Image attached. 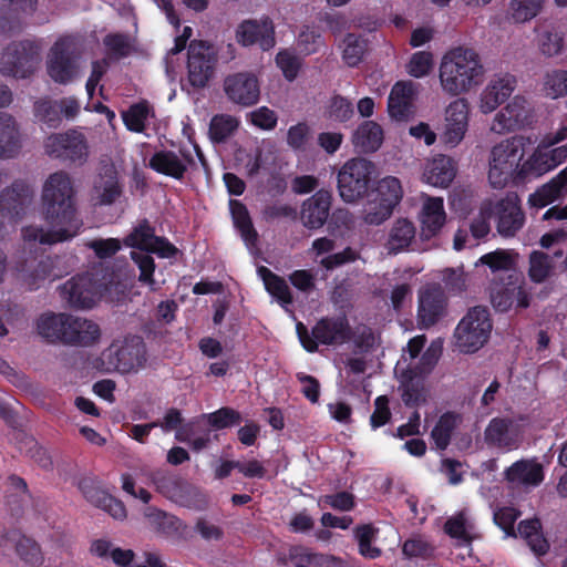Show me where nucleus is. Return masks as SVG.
<instances>
[{"mask_svg": "<svg viewBox=\"0 0 567 567\" xmlns=\"http://www.w3.org/2000/svg\"><path fill=\"white\" fill-rule=\"evenodd\" d=\"M249 120L255 126L270 131L276 127L278 117L275 111L267 106H260L249 113Z\"/></svg>", "mask_w": 567, "mask_h": 567, "instance_id": "63", "label": "nucleus"}, {"mask_svg": "<svg viewBox=\"0 0 567 567\" xmlns=\"http://www.w3.org/2000/svg\"><path fill=\"white\" fill-rule=\"evenodd\" d=\"M378 529L368 524L359 526L354 529V537L358 542L359 553L369 559H374L381 555V550L373 546V542L377 539Z\"/></svg>", "mask_w": 567, "mask_h": 567, "instance_id": "49", "label": "nucleus"}, {"mask_svg": "<svg viewBox=\"0 0 567 567\" xmlns=\"http://www.w3.org/2000/svg\"><path fill=\"white\" fill-rule=\"evenodd\" d=\"M416 85L411 81L396 82L388 99V113L395 121H404L412 114Z\"/></svg>", "mask_w": 567, "mask_h": 567, "instance_id": "26", "label": "nucleus"}, {"mask_svg": "<svg viewBox=\"0 0 567 567\" xmlns=\"http://www.w3.org/2000/svg\"><path fill=\"white\" fill-rule=\"evenodd\" d=\"M365 52V42L360 38L349 34L343 40L342 59L349 66H355L360 63Z\"/></svg>", "mask_w": 567, "mask_h": 567, "instance_id": "54", "label": "nucleus"}, {"mask_svg": "<svg viewBox=\"0 0 567 567\" xmlns=\"http://www.w3.org/2000/svg\"><path fill=\"white\" fill-rule=\"evenodd\" d=\"M545 0H512L507 9V19L516 24L526 23L543 10Z\"/></svg>", "mask_w": 567, "mask_h": 567, "instance_id": "41", "label": "nucleus"}, {"mask_svg": "<svg viewBox=\"0 0 567 567\" xmlns=\"http://www.w3.org/2000/svg\"><path fill=\"white\" fill-rule=\"evenodd\" d=\"M433 68V55L427 51L415 52L406 64V72L416 79L430 73Z\"/></svg>", "mask_w": 567, "mask_h": 567, "instance_id": "56", "label": "nucleus"}, {"mask_svg": "<svg viewBox=\"0 0 567 567\" xmlns=\"http://www.w3.org/2000/svg\"><path fill=\"white\" fill-rule=\"evenodd\" d=\"M516 78L509 73L495 74L489 79L478 97V110L482 114H491L503 104L516 89Z\"/></svg>", "mask_w": 567, "mask_h": 567, "instance_id": "22", "label": "nucleus"}, {"mask_svg": "<svg viewBox=\"0 0 567 567\" xmlns=\"http://www.w3.org/2000/svg\"><path fill=\"white\" fill-rule=\"evenodd\" d=\"M421 208L417 215L420 237L430 240L436 237L446 223V212L442 197L422 195Z\"/></svg>", "mask_w": 567, "mask_h": 567, "instance_id": "23", "label": "nucleus"}, {"mask_svg": "<svg viewBox=\"0 0 567 567\" xmlns=\"http://www.w3.org/2000/svg\"><path fill=\"white\" fill-rule=\"evenodd\" d=\"M522 436V424L507 417L492 419L484 431V441L487 445L507 452L519 446Z\"/></svg>", "mask_w": 567, "mask_h": 567, "instance_id": "19", "label": "nucleus"}, {"mask_svg": "<svg viewBox=\"0 0 567 567\" xmlns=\"http://www.w3.org/2000/svg\"><path fill=\"white\" fill-rule=\"evenodd\" d=\"M493 216H495L497 231L504 237L514 236L525 221L518 196L514 193L501 199H493Z\"/></svg>", "mask_w": 567, "mask_h": 567, "instance_id": "21", "label": "nucleus"}, {"mask_svg": "<svg viewBox=\"0 0 567 567\" xmlns=\"http://www.w3.org/2000/svg\"><path fill=\"white\" fill-rule=\"evenodd\" d=\"M374 172L372 162L364 158H351L338 173V190L347 203H354L368 190L370 177Z\"/></svg>", "mask_w": 567, "mask_h": 567, "instance_id": "10", "label": "nucleus"}, {"mask_svg": "<svg viewBox=\"0 0 567 567\" xmlns=\"http://www.w3.org/2000/svg\"><path fill=\"white\" fill-rule=\"evenodd\" d=\"M507 480L515 486H537L544 480L539 463L523 460L514 463L506 472Z\"/></svg>", "mask_w": 567, "mask_h": 567, "instance_id": "33", "label": "nucleus"}, {"mask_svg": "<svg viewBox=\"0 0 567 567\" xmlns=\"http://www.w3.org/2000/svg\"><path fill=\"white\" fill-rule=\"evenodd\" d=\"M471 109L465 97L451 101L444 110L441 140L446 147L458 146L470 127Z\"/></svg>", "mask_w": 567, "mask_h": 567, "instance_id": "14", "label": "nucleus"}, {"mask_svg": "<svg viewBox=\"0 0 567 567\" xmlns=\"http://www.w3.org/2000/svg\"><path fill=\"white\" fill-rule=\"evenodd\" d=\"M456 423L457 416L452 413H446L440 417L431 434L437 449H446Z\"/></svg>", "mask_w": 567, "mask_h": 567, "instance_id": "53", "label": "nucleus"}, {"mask_svg": "<svg viewBox=\"0 0 567 567\" xmlns=\"http://www.w3.org/2000/svg\"><path fill=\"white\" fill-rule=\"evenodd\" d=\"M309 138L310 128L306 123L292 125L287 132V143L296 151L305 150Z\"/></svg>", "mask_w": 567, "mask_h": 567, "instance_id": "64", "label": "nucleus"}, {"mask_svg": "<svg viewBox=\"0 0 567 567\" xmlns=\"http://www.w3.org/2000/svg\"><path fill=\"white\" fill-rule=\"evenodd\" d=\"M518 535L524 538L536 555H544L548 549V543L540 533L538 519H526L518 525Z\"/></svg>", "mask_w": 567, "mask_h": 567, "instance_id": "43", "label": "nucleus"}, {"mask_svg": "<svg viewBox=\"0 0 567 567\" xmlns=\"http://www.w3.org/2000/svg\"><path fill=\"white\" fill-rule=\"evenodd\" d=\"M456 175L453 159L446 155L427 158L422 171V182L433 187H447Z\"/></svg>", "mask_w": 567, "mask_h": 567, "instance_id": "25", "label": "nucleus"}, {"mask_svg": "<svg viewBox=\"0 0 567 567\" xmlns=\"http://www.w3.org/2000/svg\"><path fill=\"white\" fill-rule=\"evenodd\" d=\"M392 210L378 199H372L365 205L363 219L369 225H380L390 217Z\"/></svg>", "mask_w": 567, "mask_h": 567, "instance_id": "61", "label": "nucleus"}, {"mask_svg": "<svg viewBox=\"0 0 567 567\" xmlns=\"http://www.w3.org/2000/svg\"><path fill=\"white\" fill-rule=\"evenodd\" d=\"M492 329L487 308L480 306L471 308L455 328L456 349L462 353H475L488 341Z\"/></svg>", "mask_w": 567, "mask_h": 567, "instance_id": "7", "label": "nucleus"}, {"mask_svg": "<svg viewBox=\"0 0 567 567\" xmlns=\"http://www.w3.org/2000/svg\"><path fill=\"white\" fill-rule=\"evenodd\" d=\"M567 159V146H551L542 140L533 153L522 162L519 177H539L563 164Z\"/></svg>", "mask_w": 567, "mask_h": 567, "instance_id": "15", "label": "nucleus"}, {"mask_svg": "<svg viewBox=\"0 0 567 567\" xmlns=\"http://www.w3.org/2000/svg\"><path fill=\"white\" fill-rule=\"evenodd\" d=\"M415 235L416 229L411 220L406 218L398 219L389 233V239L386 243L388 249L391 252L402 251L411 245Z\"/></svg>", "mask_w": 567, "mask_h": 567, "instance_id": "39", "label": "nucleus"}, {"mask_svg": "<svg viewBox=\"0 0 567 567\" xmlns=\"http://www.w3.org/2000/svg\"><path fill=\"white\" fill-rule=\"evenodd\" d=\"M125 244L141 250L132 252V258L137 264L141 271L140 281L155 289V281L153 279L155 265L153 258L147 252H154L159 257L168 258L176 252V248L166 239L156 237L153 229L145 223L137 226L127 236Z\"/></svg>", "mask_w": 567, "mask_h": 567, "instance_id": "5", "label": "nucleus"}, {"mask_svg": "<svg viewBox=\"0 0 567 567\" xmlns=\"http://www.w3.org/2000/svg\"><path fill=\"white\" fill-rule=\"evenodd\" d=\"M536 43L542 54L548 58L557 56L565 50V33L554 23H538L535 28Z\"/></svg>", "mask_w": 567, "mask_h": 567, "instance_id": "30", "label": "nucleus"}, {"mask_svg": "<svg viewBox=\"0 0 567 567\" xmlns=\"http://www.w3.org/2000/svg\"><path fill=\"white\" fill-rule=\"evenodd\" d=\"M315 553L305 547H291L287 554H280L279 561L282 564H291L293 567H313L316 563Z\"/></svg>", "mask_w": 567, "mask_h": 567, "instance_id": "57", "label": "nucleus"}, {"mask_svg": "<svg viewBox=\"0 0 567 567\" xmlns=\"http://www.w3.org/2000/svg\"><path fill=\"white\" fill-rule=\"evenodd\" d=\"M236 41L243 47L256 45L269 51L276 45L275 24L268 17L247 19L236 28Z\"/></svg>", "mask_w": 567, "mask_h": 567, "instance_id": "17", "label": "nucleus"}, {"mask_svg": "<svg viewBox=\"0 0 567 567\" xmlns=\"http://www.w3.org/2000/svg\"><path fill=\"white\" fill-rule=\"evenodd\" d=\"M42 45L35 40H24L8 45L0 58V72L16 79L31 76L40 65Z\"/></svg>", "mask_w": 567, "mask_h": 567, "instance_id": "8", "label": "nucleus"}, {"mask_svg": "<svg viewBox=\"0 0 567 567\" xmlns=\"http://www.w3.org/2000/svg\"><path fill=\"white\" fill-rule=\"evenodd\" d=\"M192 162L190 154L184 151L179 154L173 151H159L151 157L148 165L159 174L179 179Z\"/></svg>", "mask_w": 567, "mask_h": 567, "instance_id": "28", "label": "nucleus"}, {"mask_svg": "<svg viewBox=\"0 0 567 567\" xmlns=\"http://www.w3.org/2000/svg\"><path fill=\"white\" fill-rule=\"evenodd\" d=\"M75 192L70 176L58 172L43 184L40 214L48 229L27 226L22 229L25 243L52 245L75 237L83 223L75 207Z\"/></svg>", "mask_w": 567, "mask_h": 567, "instance_id": "1", "label": "nucleus"}, {"mask_svg": "<svg viewBox=\"0 0 567 567\" xmlns=\"http://www.w3.org/2000/svg\"><path fill=\"white\" fill-rule=\"evenodd\" d=\"M131 285V279L123 274H110L97 284L91 275L75 276L60 287L61 298L72 308L91 309L105 299L118 302Z\"/></svg>", "mask_w": 567, "mask_h": 567, "instance_id": "2", "label": "nucleus"}, {"mask_svg": "<svg viewBox=\"0 0 567 567\" xmlns=\"http://www.w3.org/2000/svg\"><path fill=\"white\" fill-rule=\"evenodd\" d=\"M543 92L550 99L567 95V71L553 70L547 72L543 80Z\"/></svg>", "mask_w": 567, "mask_h": 567, "instance_id": "51", "label": "nucleus"}, {"mask_svg": "<svg viewBox=\"0 0 567 567\" xmlns=\"http://www.w3.org/2000/svg\"><path fill=\"white\" fill-rule=\"evenodd\" d=\"M487 266L493 274L498 272H517L518 254L513 250L496 249L483 255L476 262L475 267Z\"/></svg>", "mask_w": 567, "mask_h": 567, "instance_id": "36", "label": "nucleus"}, {"mask_svg": "<svg viewBox=\"0 0 567 567\" xmlns=\"http://www.w3.org/2000/svg\"><path fill=\"white\" fill-rule=\"evenodd\" d=\"M520 513L513 506H503L494 512L495 524L504 530L506 536L516 537L517 534L514 528V523L519 517Z\"/></svg>", "mask_w": 567, "mask_h": 567, "instance_id": "58", "label": "nucleus"}, {"mask_svg": "<svg viewBox=\"0 0 567 567\" xmlns=\"http://www.w3.org/2000/svg\"><path fill=\"white\" fill-rule=\"evenodd\" d=\"M297 333L302 347L313 352L317 350V343L334 344L342 343L348 338V324L346 319H323L319 321L312 329V338L308 336L307 328L301 323H297Z\"/></svg>", "mask_w": 567, "mask_h": 567, "instance_id": "16", "label": "nucleus"}, {"mask_svg": "<svg viewBox=\"0 0 567 567\" xmlns=\"http://www.w3.org/2000/svg\"><path fill=\"white\" fill-rule=\"evenodd\" d=\"M16 551L20 559L31 567H40L44 563L41 547L31 538L21 537L17 542Z\"/></svg>", "mask_w": 567, "mask_h": 567, "instance_id": "50", "label": "nucleus"}, {"mask_svg": "<svg viewBox=\"0 0 567 567\" xmlns=\"http://www.w3.org/2000/svg\"><path fill=\"white\" fill-rule=\"evenodd\" d=\"M403 189L399 178L386 176L379 181L375 188V197L383 205L393 209L402 199Z\"/></svg>", "mask_w": 567, "mask_h": 567, "instance_id": "44", "label": "nucleus"}, {"mask_svg": "<svg viewBox=\"0 0 567 567\" xmlns=\"http://www.w3.org/2000/svg\"><path fill=\"white\" fill-rule=\"evenodd\" d=\"M331 205V193L320 189L308 198L301 209L302 224L311 229L320 228L327 220Z\"/></svg>", "mask_w": 567, "mask_h": 567, "instance_id": "29", "label": "nucleus"}, {"mask_svg": "<svg viewBox=\"0 0 567 567\" xmlns=\"http://www.w3.org/2000/svg\"><path fill=\"white\" fill-rule=\"evenodd\" d=\"M34 114L39 121L49 126H55L61 120L58 103L48 100H40L35 103Z\"/></svg>", "mask_w": 567, "mask_h": 567, "instance_id": "59", "label": "nucleus"}, {"mask_svg": "<svg viewBox=\"0 0 567 567\" xmlns=\"http://www.w3.org/2000/svg\"><path fill=\"white\" fill-rule=\"evenodd\" d=\"M444 295L440 287L427 286L420 291L417 321L421 328L433 326L443 313Z\"/></svg>", "mask_w": 567, "mask_h": 567, "instance_id": "24", "label": "nucleus"}, {"mask_svg": "<svg viewBox=\"0 0 567 567\" xmlns=\"http://www.w3.org/2000/svg\"><path fill=\"white\" fill-rule=\"evenodd\" d=\"M527 140L515 135L494 144L488 154V181L495 188L505 187L512 178L519 176Z\"/></svg>", "mask_w": 567, "mask_h": 567, "instance_id": "4", "label": "nucleus"}, {"mask_svg": "<svg viewBox=\"0 0 567 567\" xmlns=\"http://www.w3.org/2000/svg\"><path fill=\"white\" fill-rule=\"evenodd\" d=\"M229 206L234 224L239 229L244 241L248 247L254 246L257 239V233L252 227L246 207L238 200H230Z\"/></svg>", "mask_w": 567, "mask_h": 567, "instance_id": "45", "label": "nucleus"}, {"mask_svg": "<svg viewBox=\"0 0 567 567\" xmlns=\"http://www.w3.org/2000/svg\"><path fill=\"white\" fill-rule=\"evenodd\" d=\"M151 116H153V111L146 102L134 104L127 111L122 113V117L127 130L136 133L144 131Z\"/></svg>", "mask_w": 567, "mask_h": 567, "instance_id": "48", "label": "nucleus"}, {"mask_svg": "<svg viewBox=\"0 0 567 567\" xmlns=\"http://www.w3.org/2000/svg\"><path fill=\"white\" fill-rule=\"evenodd\" d=\"M236 161L244 167L248 175L258 173L261 165V151L259 147H254L249 151L239 150L236 155Z\"/></svg>", "mask_w": 567, "mask_h": 567, "instance_id": "62", "label": "nucleus"}, {"mask_svg": "<svg viewBox=\"0 0 567 567\" xmlns=\"http://www.w3.org/2000/svg\"><path fill=\"white\" fill-rule=\"evenodd\" d=\"M216 52L205 41H193L188 49V79L192 85L202 87L210 79Z\"/></svg>", "mask_w": 567, "mask_h": 567, "instance_id": "20", "label": "nucleus"}, {"mask_svg": "<svg viewBox=\"0 0 567 567\" xmlns=\"http://www.w3.org/2000/svg\"><path fill=\"white\" fill-rule=\"evenodd\" d=\"M144 344L137 337L114 341L101 355V368L106 371L127 373L142 367Z\"/></svg>", "mask_w": 567, "mask_h": 567, "instance_id": "9", "label": "nucleus"}, {"mask_svg": "<svg viewBox=\"0 0 567 567\" xmlns=\"http://www.w3.org/2000/svg\"><path fill=\"white\" fill-rule=\"evenodd\" d=\"M258 275L262 279L267 291L276 298L284 308H287L292 302L291 292L285 279L278 277L266 267H259Z\"/></svg>", "mask_w": 567, "mask_h": 567, "instance_id": "42", "label": "nucleus"}, {"mask_svg": "<svg viewBox=\"0 0 567 567\" xmlns=\"http://www.w3.org/2000/svg\"><path fill=\"white\" fill-rule=\"evenodd\" d=\"M100 337L99 326L87 319L73 317L68 328L66 343L90 344Z\"/></svg>", "mask_w": 567, "mask_h": 567, "instance_id": "37", "label": "nucleus"}, {"mask_svg": "<svg viewBox=\"0 0 567 567\" xmlns=\"http://www.w3.org/2000/svg\"><path fill=\"white\" fill-rule=\"evenodd\" d=\"M223 87L231 103L244 107L256 104L260 97L259 80L251 72L229 74L225 78Z\"/></svg>", "mask_w": 567, "mask_h": 567, "instance_id": "18", "label": "nucleus"}, {"mask_svg": "<svg viewBox=\"0 0 567 567\" xmlns=\"http://www.w3.org/2000/svg\"><path fill=\"white\" fill-rule=\"evenodd\" d=\"M484 66L472 49L456 48L446 52L440 63L439 79L442 90L452 96L470 92L484 79Z\"/></svg>", "mask_w": 567, "mask_h": 567, "instance_id": "3", "label": "nucleus"}, {"mask_svg": "<svg viewBox=\"0 0 567 567\" xmlns=\"http://www.w3.org/2000/svg\"><path fill=\"white\" fill-rule=\"evenodd\" d=\"M31 190L24 183H14L11 188L6 189L0 199L2 213L12 218L19 217L30 202Z\"/></svg>", "mask_w": 567, "mask_h": 567, "instance_id": "35", "label": "nucleus"}, {"mask_svg": "<svg viewBox=\"0 0 567 567\" xmlns=\"http://www.w3.org/2000/svg\"><path fill=\"white\" fill-rule=\"evenodd\" d=\"M87 155V145L84 136L75 131L68 132V142L63 157L82 159Z\"/></svg>", "mask_w": 567, "mask_h": 567, "instance_id": "60", "label": "nucleus"}, {"mask_svg": "<svg viewBox=\"0 0 567 567\" xmlns=\"http://www.w3.org/2000/svg\"><path fill=\"white\" fill-rule=\"evenodd\" d=\"M444 529L461 546H470L477 538L474 518L467 509H463L450 517L445 523Z\"/></svg>", "mask_w": 567, "mask_h": 567, "instance_id": "31", "label": "nucleus"}, {"mask_svg": "<svg viewBox=\"0 0 567 567\" xmlns=\"http://www.w3.org/2000/svg\"><path fill=\"white\" fill-rule=\"evenodd\" d=\"M20 148V135L14 120L0 114V158L14 156Z\"/></svg>", "mask_w": 567, "mask_h": 567, "instance_id": "38", "label": "nucleus"}, {"mask_svg": "<svg viewBox=\"0 0 567 567\" xmlns=\"http://www.w3.org/2000/svg\"><path fill=\"white\" fill-rule=\"evenodd\" d=\"M71 320V315L43 313L37 321L38 333L48 341H62L66 343L68 328Z\"/></svg>", "mask_w": 567, "mask_h": 567, "instance_id": "32", "label": "nucleus"}, {"mask_svg": "<svg viewBox=\"0 0 567 567\" xmlns=\"http://www.w3.org/2000/svg\"><path fill=\"white\" fill-rule=\"evenodd\" d=\"M442 351V342L434 341L422 355V368L420 372L409 370L400 375L402 399L408 405H417L425 401L426 391L424 375L434 367Z\"/></svg>", "mask_w": 567, "mask_h": 567, "instance_id": "12", "label": "nucleus"}, {"mask_svg": "<svg viewBox=\"0 0 567 567\" xmlns=\"http://www.w3.org/2000/svg\"><path fill=\"white\" fill-rule=\"evenodd\" d=\"M238 124V120L231 115L220 114L214 116L209 125L210 138L215 142L225 141L236 131Z\"/></svg>", "mask_w": 567, "mask_h": 567, "instance_id": "52", "label": "nucleus"}, {"mask_svg": "<svg viewBox=\"0 0 567 567\" xmlns=\"http://www.w3.org/2000/svg\"><path fill=\"white\" fill-rule=\"evenodd\" d=\"M492 216L493 199H486L481 204L478 214L471 224V233L474 238H483L489 233V219Z\"/></svg>", "mask_w": 567, "mask_h": 567, "instance_id": "55", "label": "nucleus"}, {"mask_svg": "<svg viewBox=\"0 0 567 567\" xmlns=\"http://www.w3.org/2000/svg\"><path fill=\"white\" fill-rule=\"evenodd\" d=\"M554 269V264L549 255L535 250L529 256L528 277L535 284L546 281Z\"/></svg>", "mask_w": 567, "mask_h": 567, "instance_id": "47", "label": "nucleus"}, {"mask_svg": "<svg viewBox=\"0 0 567 567\" xmlns=\"http://www.w3.org/2000/svg\"><path fill=\"white\" fill-rule=\"evenodd\" d=\"M533 107L529 101L523 95H515L493 117L491 132L502 135L519 131L532 123Z\"/></svg>", "mask_w": 567, "mask_h": 567, "instance_id": "13", "label": "nucleus"}, {"mask_svg": "<svg viewBox=\"0 0 567 567\" xmlns=\"http://www.w3.org/2000/svg\"><path fill=\"white\" fill-rule=\"evenodd\" d=\"M78 50L74 39L60 38L50 49L47 72L56 83L66 84L79 74Z\"/></svg>", "mask_w": 567, "mask_h": 567, "instance_id": "11", "label": "nucleus"}, {"mask_svg": "<svg viewBox=\"0 0 567 567\" xmlns=\"http://www.w3.org/2000/svg\"><path fill=\"white\" fill-rule=\"evenodd\" d=\"M384 140L382 127L374 121H365L354 131L352 142L364 153L378 151Z\"/></svg>", "mask_w": 567, "mask_h": 567, "instance_id": "34", "label": "nucleus"}, {"mask_svg": "<svg viewBox=\"0 0 567 567\" xmlns=\"http://www.w3.org/2000/svg\"><path fill=\"white\" fill-rule=\"evenodd\" d=\"M83 493L86 499L95 505L96 507L102 508L107 512L115 519H123L126 516V509L123 503L112 495L106 493L103 489L96 487L85 488L83 487Z\"/></svg>", "mask_w": 567, "mask_h": 567, "instance_id": "40", "label": "nucleus"}, {"mask_svg": "<svg viewBox=\"0 0 567 567\" xmlns=\"http://www.w3.org/2000/svg\"><path fill=\"white\" fill-rule=\"evenodd\" d=\"M532 298L530 288L519 272L496 277L489 285L491 303L499 312L526 309Z\"/></svg>", "mask_w": 567, "mask_h": 567, "instance_id": "6", "label": "nucleus"}, {"mask_svg": "<svg viewBox=\"0 0 567 567\" xmlns=\"http://www.w3.org/2000/svg\"><path fill=\"white\" fill-rule=\"evenodd\" d=\"M120 189L113 169H109L104 176L94 184L93 200L95 204L107 205L118 196Z\"/></svg>", "mask_w": 567, "mask_h": 567, "instance_id": "46", "label": "nucleus"}, {"mask_svg": "<svg viewBox=\"0 0 567 567\" xmlns=\"http://www.w3.org/2000/svg\"><path fill=\"white\" fill-rule=\"evenodd\" d=\"M567 195V166L528 197V205L537 210L565 198Z\"/></svg>", "mask_w": 567, "mask_h": 567, "instance_id": "27", "label": "nucleus"}]
</instances>
